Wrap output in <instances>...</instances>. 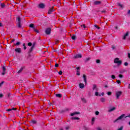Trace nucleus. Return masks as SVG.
<instances>
[{"instance_id": "1", "label": "nucleus", "mask_w": 130, "mask_h": 130, "mask_svg": "<svg viewBox=\"0 0 130 130\" xmlns=\"http://www.w3.org/2000/svg\"><path fill=\"white\" fill-rule=\"evenodd\" d=\"M114 63H116L117 66H121L122 62L121 60H119V58H116L114 60Z\"/></svg>"}, {"instance_id": "2", "label": "nucleus", "mask_w": 130, "mask_h": 130, "mask_svg": "<svg viewBox=\"0 0 130 130\" xmlns=\"http://www.w3.org/2000/svg\"><path fill=\"white\" fill-rule=\"evenodd\" d=\"M125 117V115L122 114L121 116H120L119 117H118L116 120L114 121V122H118V120H120L121 119H122L123 117Z\"/></svg>"}, {"instance_id": "3", "label": "nucleus", "mask_w": 130, "mask_h": 130, "mask_svg": "<svg viewBox=\"0 0 130 130\" xmlns=\"http://www.w3.org/2000/svg\"><path fill=\"white\" fill-rule=\"evenodd\" d=\"M122 94V92L121 91H116L115 92V95L116 96V99H119V97H120V96H121V94Z\"/></svg>"}, {"instance_id": "4", "label": "nucleus", "mask_w": 130, "mask_h": 130, "mask_svg": "<svg viewBox=\"0 0 130 130\" xmlns=\"http://www.w3.org/2000/svg\"><path fill=\"white\" fill-rule=\"evenodd\" d=\"M38 8L39 9H44L45 8V5L43 3H40L39 4Z\"/></svg>"}, {"instance_id": "5", "label": "nucleus", "mask_w": 130, "mask_h": 130, "mask_svg": "<svg viewBox=\"0 0 130 130\" xmlns=\"http://www.w3.org/2000/svg\"><path fill=\"white\" fill-rule=\"evenodd\" d=\"M51 32V29L50 28H48L45 30V33L47 35H49Z\"/></svg>"}, {"instance_id": "6", "label": "nucleus", "mask_w": 130, "mask_h": 130, "mask_svg": "<svg viewBox=\"0 0 130 130\" xmlns=\"http://www.w3.org/2000/svg\"><path fill=\"white\" fill-rule=\"evenodd\" d=\"M82 56L81 54H77L74 56V58H81Z\"/></svg>"}, {"instance_id": "7", "label": "nucleus", "mask_w": 130, "mask_h": 130, "mask_svg": "<svg viewBox=\"0 0 130 130\" xmlns=\"http://www.w3.org/2000/svg\"><path fill=\"white\" fill-rule=\"evenodd\" d=\"M95 96H100V97L101 96V95L102 96H104V92H102L101 94H99V92L96 91L95 93Z\"/></svg>"}, {"instance_id": "8", "label": "nucleus", "mask_w": 130, "mask_h": 130, "mask_svg": "<svg viewBox=\"0 0 130 130\" xmlns=\"http://www.w3.org/2000/svg\"><path fill=\"white\" fill-rule=\"evenodd\" d=\"M128 32H126L123 36V39L124 40H125V39H126V37H127V36H128Z\"/></svg>"}, {"instance_id": "9", "label": "nucleus", "mask_w": 130, "mask_h": 130, "mask_svg": "<svg viewBox=\"0 0 130 130\" xmlns=\"http://www.w3.org/2000/svg\"><path fill=\"white\" fill-rule=\"evenodd\" d=\"M76 69L77 70V73H76V75L77 76H80V67H77L76 68Z\"/></svg>"}, {"instance_id": "10", "label": "nucleus", "mask_w": 130, "mask_h": 130, "mask_svg": "<svg viewBox=\"0 0 130 130\" xmlns=\"http://www.w3.org/2000/svg\"><path fill=\"white\" fill-rule=\"evenodd\" d=\"M79 88H80V89H84V88H85V85L83 83H80L79 84Z\"/></svg>"}, {"instance_id": "11", "label": "nucleus", "mask_w": 130, "mask_h": 130, "mask_svg": "<svg viewBox=\"0 0 130 130\" xmlns=\"http://www.w3.org/2000/svg\"><path fill=\"white\" fill-rule=\"evenodd\" d=\"M83 77L84 81L85 84H87V78L86 77V75H85V74L83 75Z\"/></svg>"}, {"instance_id": "12", "label": "nucleus", "mask_w": 130, "mask_h": 130, "mask_svg": "<svg viewBox=\"0 0 130 130\" xmlns=\"http://www.w3.org/2000/svg\"><path fill=\"white\" fill-rule=\"evenodd\" d=\"M15 51L16 52H18L19 53H20V52H21V48H17L15 49Z\"/></svg>"}, {"instance_id": "13", "label": "nucleus", "mask_w": 130, "mask_h": 130, "mask_svg": "<svg viewBox=\"0 0 130 130\" xmlns=\"http://www.w3.org/2000/svg\"><path fill=\"white\" fill-rule=\"evenodd\" d=\"M94 5H100V4H101V2L96 1H94Z\"/></svg>"}, {"instance_id": "14", "label": "nucleus", "mask_w": 130, "mask_h": 130, "mask_svg": "<svg viewBox=\"0 0 130 130\" xmlns=\"http://www.w3.org/2000/svg\"><path fill=\"white\" fill-rule=\"evenodd\" d=\"M52 12H53V9L52 8H51L48 10V14H49V15H50Z\"/></svg>"}, {"instance_id": "15", "label": "nucleus", "mask_w": 130, "mask_h": 130, "mask_svg": "<svg viewBox=\"0 0 130 130\" xmlns=\"http://www.w3.org/2000/svg\"><path fill=\"white\" fill-rule=\"evenodd\" d=\"M115 110V107H113L109 110V112H111V111H113Z\"/></svg>"}, {"instance_id": "16", "label": "nucleus", "mask_w": 130, "mask_h": 130, "mask_svg": "<svg viewBox=\"0 0 130 130\" xmlns=\"http://www.w3.org/2000/svg\"><path fill=\"white\" fill-rule=\"evenodd\" d=\"M72 119H74V120H79L80 119V118L78 117H72Z\"/></svg>"}, {"instance_id": "17", "label": "nucleus", "mask_w": 130, "mask_h": 130, "mask_svg": "<svg viewBox=\"0 0 130 130\" xmlns=\"http://www.w3.org/2000/svg\"><path fill=\"white\" fill-rule=\"evenodd\" d=\"M95 89L97 91V85H96V84H94L93 85L92 90H95Z\"/></svg>"}, {"instance_id": "18", "label": "nucleus", "mask_w": 130, "mask_h": 130, "mask_svg": "<svg viewBox=\"0 0 130 130\" xmlns=\"http://www.w3.org/2000/svg\"><path fill=\"white\" fill-rule=\"evenodd\" d=\"M56 97H58V98H61V94L59 93L56 94Z\"/></svg>"}, {"instance_id": "19", "label": "nucleus", "mask_w": 130, "mask_h": 130, "mask_svg": "<svg viewBox=\"0 0 130 130\" xmlns=\"http://www.w3.org/2000/svg\"><path fill=\"white\" fill-rule=\"evenodd\" d=\"M82 101L83 102V103H87V100H85L84 98L81 99Z\"/></svg>"}, {"instance_id": "20", "label": "nucleus", "mask_w": 130, "mask_h": 130, "mask_svg": "<svg viewBox=\"0 0 130 130\" xmlns=\"http://www.w3.org/2000/svg\"><path fill=\"white\" fill-rule=\"evenodd\" d=\"M76 114H79V113H78V112L72 113H71V116H74V115H76Z\"/></svg>"}, {"instance_id": "21", "label": "nucleus", "mask_w": 130, "mask_h": 130, "mask_svg": "<svg viewBox=\"0 0 130 130\" xmlns=\"http://www.w3.org/2000/svg\"><path fill=\"white\" fill-rule=\"evenodd\" d=\"M17 20L18 21V23H21V18H20V17H18Z\"/></svg>"}, {"instance_id": "22", "label": "nucleus", "mask_w": 130, "mask_h": 130, "mask_svg": "<svg viewBox=\"0 0 130 130\" xmlns=\"http://www.w3.org/2000/svg\"><path fill=\"white\" fill-rule=\"evenodd\" d=\"M101 102H102L103 103H104V102H105V99H104V98H102V99H101Z\"/></svg>"}, {"instance_id": "23", "label": "nucleus", "mask_w": 130, "mask_h": 130, "mask_svg": "<svg viewBox=\"0 0 130 130\" xmlns=\"http://www.w3.org/2000/svg\"><path fill=\"white\" fill-rule=\"evenodd\" d=\"M29 27H30V28H33V29L35 28L34 27V24L32 23L29 25Z\"/></svg>"}, {"instance_id": "24", "label": "nucleus", "mask_w": 130, "mask_h": 130, "mask_svg": "<svg viewBox=\"0 0 130 130\" xmlns=\"http://www.w3.org/2000/svg\"><path fill=\"white\" fill-rule=\"evenodd\" d=\"M18 27L19 28H21L22 26L21 25V22H18Z\"/></svg>"}, {"instance_id": "25", "label": "nucleus", "mask_w": 130, "mask_h": 130, "mask_svg": "<svg viewBox=\"0 0 130 130\" xmlns=\"http://www.w3.org/2000/svg\"><path fill=\"white\" fill-rule=\"evenodd\" d=\"M34 48V46H32L31 48H30V50H29V51H30V52H32V51H33V48Z\"/></svg>"}, {"instance_id": "26", "label": "nucleus", "mask_w": 130, "mask_h": 130, "mask_svg": "<svg viewBox=\"0 0 130 130\" xmlns=\"http://www.w3.org/2000/svg\"><path fill=\"white\" fill-rule=\"evenodd\" d=\"M83 129L84 130H89V128L88 127H86V126H84L83 127Z\"/></svg>"}, {"instance_id": "27", "label": "nucleus", "mask_w": 130, "mask_h": 130, "mask_svg": "<svg viewBox=\"0 0 130 130\" xmlns=\"http://www.w3.org/2000/svg\"><path fill=\"white\" fill-rule=\"evenodd\" d=\"M6 7V5L5 4H1V8H5Z\"/></svg>"}, {"instance_id": "28", "label": "nucleus", "mask_w": 130, "mask_h": 130, "mask_svg": "<svg viewBox=\"0 0 130 130\" xmlns=\"http://www.w3.org/2000/svg\"><path fill=\"white\" fill-rule=\"evenodd\" d=\"M23 46L24 47V49H27V47H26V44L25 43L23 44Z\"/></svg>"}, {"instance_id": "29", "label": "nucleus", "mask_w": 130, "mask_h": 130, "mask_svg": "<svg viewBox=\"0 0 130 130\" xmlns=\"http://www.w3.org/2000/svg\"><path fill=\"white\" fill-rule=\"evenodd\" d=\"M34 31H35V32H36L37 33H39V30H38L37 29H35V28H34Z\"/></svg>"}, {"instance_id": "30", "label": "nucleus", "mask_w": 130, "mask_h": 130, "mask_svg": "<svg viewBox=\"0 0 130 130\" xmlns=\"http://www.w3.org/2000/svg\"><path fill=\"white\" fill-rule=\"evenodd\" d=\"M31 122L33 123V124H35V123H36V120H33L31 121Z\"/></svg>"}, {"instance_id": "31", "label": "nucleus", "mask_w": 130, "mask_h": 130, "mask_svg": "<svg viewBox=\"0 0 130 130\" xmlns=\"http://www.w3.org/2000/svg\"><path fill=\"white\" fill-rule=\"evenodd\" d=\"M22 71H23V68H21L20 70L18 71V74H20L22 72Z\"/></svg>"}, {"instance_id": "32", "label": "nucleus", "mask_w": 130, "mask_h": 130, "mask_svg": "<svg viewBox=\"0 0 130 130\" xmlns=\"http://www.w3.org/2000/svg\"><path fill=\"white\" fill-rule=\"evenodd\" d=\"M28 46H32V43L29 42L27 44Z\"/></svg>"}, {"instance_id": "33", "label": "nucleus", "mask_w": 130, "mask_h": 130, "mask_svg": "<svg viewBox=\"0 0 130 130\" xmlns=\"http://www.w3.org/2000/svg\"><path fill=\"white\" fill-rule=\"evenodd\" d=\"M118 6L120 7V8H122V5L120 3H118Z\"/></svg>"}, {"instance_id": "34", "label": "nucleus", "mask_w": 130, "mask_h": 130, "mask_svg": "<svg viewBox=\"0 0 130 130\" xmlns=\"http://www.w3.org/2000/svg\"><path fill=\"white\" fill-rule=\"evenodd\" d=\"M72 39H73V40H75V39H76V36H73L72 37Z\"/></svg>"}, {"instance_id": "35", "label": "nucleus", "mask_w": 130, "mask_h": 130, "mask_svg": "<svg viewBox=\"0 0 130 130\" xmlns=\"http://www.w3.org/2000/svg\"><path fill=\"white\" fill-rule=\"evenodd\" d=\"M94 27L95 28H97V29H100V27H99V26H98V25H94Z\"/></svg>"}, {"instance_id": "36", "label": "nucleus", "mask_w": 130, "mask_h": 130, "mask_svg": "<svg viewBox=\"0 0 130 130\" xmlns=\"http://www.w3.org/2000/svg\"><path fill=\"white\" fill-rule=\"evenodd\" d=\"M124 66H125V67H127V66H128V63H127V62H125L124 63Z\"/></svg>"}, {"instance_id": "37", "label": "nucleus", "mask_w": 130, "mask_h": 130, "mask_svg": "<svg viewBox=\"0 0 130 130\" xmlns=\"http://www.w3.org/2000/svg\"><path fill=\"white\" fill-rule=\"evenodd\" d=\"M3 72H6V67H3Z\"/></svg>"}, {"instance_id": "38", "label": "nucleus", "mask_w": 130, "mask_h": 130, "mask_svg": "<svg viewBox=\"0 0 130 130\" xmlns=\"http://www.w3.org/2000/svg\"><path fill=\"white\" fill-rule=\"evenodd\" d=\"M112 50H114V49H115V46H112Z\"/></svg>"}, {"instance_id": "39", "label": "nucleus", "mask_w": 130, "mask_h": 130, "mask_svg": "<svg viewBox=\"0 0 130 130\" xmlns=\"http://www.w3.org/2000/svg\"><path fill=\"white\" fill-rule=\"evenodd\" d=\"M105 13H106V11L105 10L102 11V14H104Z\"/></svg>"}, {"instance_id": "40", "label": "nucleus", "mask_w": 130, "mask_h": 130, "mask_svg": "<svg viewBox=\"0 0 130 130\" xmlns=\"http://www.w3.org/2000/svg\"><path fill=\"white\" fill-rule=\"evenodd\" d=\"M123 128V127L121 126V127H120V128H119L118 129V130H122Z\"/></svg>"}, {"instance_id": "41", "label": "nucleus", "mask_w": 130, "mask_h": 130, "mask_svg": "<svg viewBox=\"0 0 130 130\" xmlns=\"http://www.w3.org/2000/svg\"><path fill=\"white\" fill-rule=\"evenodd\" d=\"M95 115H99V111H96L95 112Z\"/></svg>"}, {"instance_id": "42", "label": "nucleus", "mask_w": 130, "mask_h": 130, "mask_svg": "<svg viewBox=\"0 0 130 130\" xmlns=\"http://www.w3.org/2000/svg\"><path fill=\"white\" fill-rule=\"evenodd\" d=\"M108 96H110V95H111V92L109 91V92H108L107 93Z\"/></svg>"}, {"instance_id": "43", "label": "nucleus", "mask_w": 130, "mask_h": 130, "mask_svg": "<svg viewBox=\"0 0 130 130\" xmlns=\"http://www.w3.org/2000/svg\"><path fill=\"white\" fill-rule=\"evenodd\" d=\"M65 128H66V130L69 129L70 126H67Z\"/></svg>"}, {"instance_id": "44", "label": "nucleus", "mask_w": 130, "mask_h": 130, "mask_svg": "<svg viewBox=\"0 0 130 130\" xmlns=\"http://www.w3.org/2000/svg\"><path fill=\"white\" fill-rule=\"evenodd\" d=\"M116 83H117V84H120L121 82L120 80H117Z\"/></svg>"}, {"instance_id": "45", "label": "nucleus", "mask_w": 130, "mask_h": 130, "mask_svg": "<svg viewBox=\"0 0 130 130\" xmlns=\"http://www.w3.org/2000/svg\"><path fill=\"white\" fill-rule=\"evenodd\" d=\"M96 63H100V60L99 59L96 60Z\"/></svg>"}, {"instance_id": "46", "label": "nucleus", "mask_w": 130, "mask_h": 130, "mask_svg": "<svg viewBox=\"0 0 130 130\" xmlns=\"http://www.w3.org/2000/svg\"><path fill=\"white\" fill-rule=\"evenodd\" d=\"M111 78H112V79H115V76H114V75H112V76H111Z\"/></svg>"}, {"instance_id": "47", "label": "nucleus", "mask_w": 130, "mask_h": 130, "mask_svg": "<svg viewBox=\"0 0 130 130\" xmlns=\"http://www.w3.org/2000/svg\"><path fill=\"white\" fill-rule=\"evenodd\" d=\"M58 74H59V75H62V71H59V72H58Z\"/></svg>"}, {"instance_id": "48", "label": "nucleus", "mask_w": 130, "mask_h": 130, "mask_svg": "<svg viewBox=\"0 0 130 130\" xmlns=\"http://www.w3.org/2000/svg\"><path fill=\"white\" fill-rule=\"evenodd\" d=\"M2 74L4 76V75L6 74V71H3Z\"/></svg>"}, {"instance_id": "49", "label": "nucleus", "mask_w": 130, "mask_h": 130, "mask_svg": "<svg viewBox=\"0 0 130 130\" xmlns=\"http://www.w3.org/2000/svg\"><path fill=\"white\" fill-rule=\"evenodd\" d=\"M123 76H122V75L120 74L119 75V78H122Z\"/></svg>"}, {"instance_id": "50", "label": "nucleus", "mask_w": 130, "mask_h": 130, "mask_svg": "<svg viewBox=\"0 0 130 130\" xmlns=\"http://www.w3.org/2000/svg\"><path fill=\"white\" fill-rule=\"evenodd\" d=\"M4 97V95L3 94H0V98H3Z\"/></svg>"}, {"instance_id": "51", "label": "nucleus", "mask_w": 130, "mask_h": 130, "mask_svg": "<svg viewBox=\"0 0 130 130\" xmlns=\"http://www.w3.org/2000/svg\"><path fill=\"white\" fill-rule=\"evenodd\" d=\"M12 109H9L8 110H7V111L10 112V111H12Z\"/></svg>"}, {"instance_id": "52", "label": "nucleus", "mask_w": 130, "mask_h": 130, "mask_svg": "<svg viewBox=\"0 0 130 130\" xmlns=\"http://www.w3.org/2000/svg\"><path fill=\"white\" fill-rule=\"evenodd\" d=\"M16 45H20V42H18L16 43Z\"/></svg>"}, {"instance_id": "53", "label": "nucleus", "mask_w": 130, "mask_h": 130, "mask_svg": "<svg viewBox=\"0 0 130 130\" xmlns=\"http://www.w3.org/2000/svg\"><path fill=\"white\" fill-rule=\"evenodd\" d=\"M91 121H95V118H92L91 119Z\"/></svg>"}, {"instance_id": "54", "label": "nucleus", "mask_w": 130, "mask_h": 130, "mask_svg": "<svg viewBox=\"0 0 130 130\" xmlns=\"http://www.w3.org/2000/svg\"><path fill=\"white\" fill-rule=\"evenodd\" d=\"M55 68H57V67H58V64H57V63L55 64Z\"/></svg>"}, {"instance_id": "55", "label": "nucleus", "mask_w": 130, "mask_h": 130, "mask_svg": "<svg viewBox=\"0 0 130 130\" xmlns=\"http://www.w3.org/2000/svg\"><path fill=\"white\" fill-rule=\"evenodd\" d=\"M11 109H12V110H16L17 109H16V108H13Z\"/></svg>"}, {"instance_id": "56", "label": "nucleus", "mask_w": 130, "mask_h": 130, "mask_svg": "<svg viewBox=\"0 0 130 130\" xmlns=\"http://www.w3.org/2000/svg\"><path fill=\"white\" fill-rule=\"evenodd\" d=\"M128 58H130V53H128Z\"/></svg>"}, {"instance_id": "57", "label": "nucleus", "mask_w": 130, "mask_h": 130, "mask_svg": "<svg viewBox=\"0 0 130 130\" xmlns=\"http://www.w3.org/2000/svg\"><path fill=\"white\" fill-rule=\"evenodd\" d=\"M128 15H130V10H128L127 12Z\"/></svg>"}, {"instance_id": "58", "label": "nucleus", "mask_w": 130, "mask_h": 130, "mask_svg": "<svg viewBox=\"0 0 130 130\" xmlns=\"http://www.w3.org/2000/svg\"><path fill=\"white\" fill-rule=\"evenodd\" d=\"M97 129H98V130H102V129H101V128H100V127H98V128H97Z\"/></svg>"}, {"instance_id": "59", "label": "nucleus", "mask_w": 130, "mask_h": 130, "mask_svg": "<svg viewBox=\"0 0 130 130\" xmlns=\"http://www.w3.org/2000/svg\"><path fill=\"white\" fill-rule=\"evenodd\" d=\"M3 84H4V82H2L1 83H0V87L2 86V85H3Z\"/></svg>"}, {"instance_id": "60", "label": "nucleus", "mask_w": 130, "mask_h": 130, "mask_svg": "<svg viewBox=\"0 0 130 130\" xmlns=\"http://www.w3.org/2000/svg\"><path fill=\"white\" fill-rule=\"evenodd\" d=\"M91 124L93 125L94 124V122L91 121Z\"/></svg>"}, {"instance_id": "61", "label": "nucleus", "mask_w": 130, "mask_h": 130, "mask_svg": "<svg viewBox=\"0 0 130 130\" xmlns=\"http://www.w3.org/2000/svg\"><path fill=\"white\" fill-rule=\"evenodd\" d=\"M82 27H83L84 28H86V26L85 25H82Z\"/></svg>"}, {"instance_id": "62", "label": "nucleus", "mask_w": 130, "mask_h": 130, "mask_svg": "<svg viewBox=\"0 0 130 130\" xmlns=\"http://www.w3.org/2000/svg\"><path fill=\"white\" fill-rule=\"evenodd\" d=\"M125 117H130V114L128 116H125Z\"/></svg>"}, {"instance_id": "63", "label": "nucleus", "mask_w": 130, "mask_h": 130, "mask_svg": "<svg viewBox=\"0 0 130 130\" xmlns=\"http://www.w3.org/2000/svg\"><path fill=\"white\" fill-rule=\"evenodd\" d=\"M15 41V40H12V42H14Z\"/></svg>"}, {"instance_id": "64", "label": "nucleus", "mask_w": 130, "mask_h": 130, "mask_svg": "<svg viewBox=\"0 0 130 130\" xmlns=\"http://www.w3.org/2000/svg\"><path fill=\"white\" fill-rule=\"evenodd\" d=\"M128 89H130V84H129Z\"/></svg>"}]
</instances>
